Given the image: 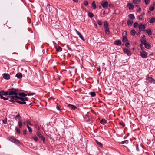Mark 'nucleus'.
<instances>
[{
    "instance_id": "f257e3e1",
    "label": "nucleus",
    "mask_w": 155,
    "mask_h": 155,
    "mask_svg": "<svg viewBox=\"0 0 155 155\" xmlns=\"http://www.w3.org/2000/svg\"><path fill=\"white\" fill-rule=\"evenodd\" d=\"M9 92L8 97L9 98V101L14 102L17 99V97L18 90L15 89H11L8 91Z\"/></svg>"
},
{
    "instance_id": "f03ea898",
    "label": "nucleus",
    "mask_w": 155,
    "mask_h": 155,
    "mask_svg": "<svg viewBox=\"0 0 155 155\" xmlns=\"http://www.w3.org/2000/svg\"><path fill=\"white\" fill-rule=\"evenodd\" d=\"M101 5L102 6L103 8L106 9L108 6V3L107 2L105 1H103L101 2Z\"/></svg>"
},
{
    "instance_id": "7ed1b4c3",
    "label": "nucleus",
    "mask_w": 155,
    "mask_h": 155,
    "mask_svg": "<svg viewBox=\"0 0 155 155\" xmlns=\"http://www.w3.org/2000/svg\"><path fill=\"white\" fill-rule=\"evenodd\" d=\"M123 50L124 52L128 56H130L131 55V53L130 50L125 48H123Z\"/></svg>"
},
{
    "instance_id": "20e7f679",
    "label": "nucleus",
    "mask_w": 155,
    "mask_h": 155,
    "mask_svg": "<svg viewBox=\"0 0 155 155\" xmlns=\"http://www.w3.org/2000/svg\"><path fill=\"white\" fill-rule=\"evenodd\" d=\"M140 55L143 58H146L147 56V53L145 51H143L140 52Z\"/></svg>"
},
{
    "instance_id": "39448f33",
    "label": "nucleus",
    "mask_w": 155,
    "mask_h": 155,
    "mask_svg": "<svg viewBox=\"0 0 155 155\" xmlns=\"http://www.w3.org/2000/svg\"><path fill=\"white\" fill-rule=\"evenodd\" d=\"M37 134L38 137L41 139L43 142L44 143L45 142V138L42 135L41 133L39 132H37Z\"/></svg>"
},
{
    "instance_id": "423d86ee",
    "label": "nucleus",
    "mask_w": 155,
    "mask_h": 155,
    "mask_svg": "<svg viewBox=\"0 0 155 155\" xmlns=\"http://www.w3.org/2000/svg\"><path fill=\"white\" fill-rule=\"evenodd\" d=\"M3 78L5 79L9 80L10 78V75L8 74L4 73L3 74Z\"/></svg>"
},
{
    "instance_id": "0eeeda50",
    "label": "nucleus",
    "mask_w": 155,
    "mask_h": 155,
    "mask_svg": "<svg viewBox=\"0 0 155 155\" xmlns=\"http://www.w3.org/2000/svg\"><path fill=\"white\" fill-rule=\"evenodd\" d=\"M75 31L76 33L79 36L80 38L84 41H85V39L83 35L77 30H76Z\"/></svg>"
},
{
    "instance_id": "6e6552de",
    "label": "nucleus",
    "mask_w": 155,
    "mask_h": 155,
    "mask_svg": "<svg viewBox=\"0 0 155 155\" xmlns=\"http://www.w3.org/2000/svg\"><path fill=\"white\" fill-rule=\"evenodd\" d=\"M146 79L151 83H154L155 82V80L150 77H147L146 78Z\"/></svg>"
},
{
    "instance_id": "1a4fd4ad",
    "label": "nucleus",
    "mask_w": 155,
    "mask_h": 155,
    "mask_svg": "<svg viewBox=\"0 0 155 155\" xmlns=\"http://www.w3.org/2000/svg\"><path fill=\"white\" fill-rule=\"evenodd\" d=\"M145 14L144 13H143L140 14L139 15L137 16V18L139 20L141 21L143 19V18Z\"/></svg>"
},
{
    "instance_id": "9d476101",
    "label": "nucleus",
    "mask_w": 155,
    "mask_h": 155,
    "mask_svg": "<svg viewBox=\"0 0 155 155\" xmlns=\"http://www.w3.org/2000/svg\"><path fill=\"white\" fill-rule=\"evenodd\" d=\"M127 6L128 7L129 10H133L134 8V6L132 4L128 3L127 4Z\"/></svg>"
},
{
    "instance_id": "9b49d317",
    "label": "nucleus",
    "mask_w": 155,
    "mask_h": 155,
    "mask_svg": "<svg viewBox=\"0 0 155 155\" xmlns=\"http://www.w3.org/2000/svg\"><path fill=\"white\" fill-rule=\"evenodd\" d=\"M68 107L71 110H75L77 108V107L74 105L69 104L68 105Z\"/></svg>"
},
{
    "instance_id": "f8f14e48",
    "label": "nucleus",
    "mask_w": 155,
    "mask_h": 155,
    "mask_svg": "<svg viewBox=\"0 0 155 155\" xmlns=\"http://www.w3.org/2000/svg\"><path fill=\"white\" fill-rule=\"evenodd\" d=\"M114 44L117 45L119 46L121 45V41L120 40H116L114 41Z\"/></svg>"
},
{
    "instance_id": "ddd939ff",
    "label": "nucleus",
    "mask_w": 155,
    "mask_h": 155,
    "mask_svg": "<svg viewBox=\"0 0 155 155\" xmlns=\"http://www.w3.org/2000/svg\"><path fill=\"white\" fill-rule=\"evenodd\" d=\"M146 28L145 26L143 24H140L139 25V29L140 31H142L144 29Z\"/></svg>"
},
{
    "instance_id": "4468645a",
    "label": "nucleus",
    "mask_w": 155,
    "mask_h": 155,
    "mask_svg": "<svg viewBox=\"0 0 155 155\" xmlns=\"http://www.w3.org/2000/svg\"><path fill=\"white\" fill-rule=\"evenodd\" d=\"M10 140L11 141L14 143H15L17 144L19 143V142L17 140L13 138H10Z\"/></svg>"
},
{
    "instance_id": "2eb2a0df",
    "label": "nucleus",
    "mask_w": 155,
    "mask_h": 155,
    "mask_svg": "<svg viewBox=\"0 0 155 155\" xmlns=\"http://www.w3.org/2000/svg\"><path fill=\"white\" fill-rule=\"evenodd\" d=\"M149 22L151 24H153L155 22V18L152 17L149 19Z\"/></svg>"
},
{
    "instance_id": "dca6fc26",
    "label": "nucleus",
    "mask_w": 155,
    "mask_h": 155,
    "mask_svg": "<svg viewBox=\"0 0 155 155\" xmlns=\"http://www.w3.org/2000/svg\"><path fill=\"white\" fill-rule=\"evenodd\" d=\"M2 95L6 96L9 95L8 91L5 92L4 90H2Z\"/></svg>"
},
{
    "instance_id": "f3484780",
    "label": "nucleus",
    "mask_w": 155,
    "mask_h": 155,
    "mask_svg": "<svg viewBox=\"0 0 155 155\" xmlns=\"http://www.w3.org/2000/svg\"><path fill=\"white\" fill-rule=\"evenodd\" d=\"M15 77L21 79L22 77V74L21 73H18L16 74Z\"/></svg>"
},
{
    "instance_id": "a211bd4d",
    "label": "nucleus",
    "mask_w": 155,
    "mask_h": 155,
    "mask_svg": "<svg viewBox=\"0 0 155 155\" xmlns=\"http://www.w3.org/2000/svg\"><path fill=\"white\" fill-rule=\"evenodd\" d=\"M133 22V20L129 19L127 21V24L128 26L131 25Z\"/></svg>"
},
{
    "instance_id": "6ab92c4d",
    "label": "nucleus",
    "mask_w": 155,
    "mask_h": 155,
    "mask_svg": "<svg viewBox=\"0 0 155 155\" xmlns=\"http://www.w3.org/2000/svg\"><path fill=\"white\" fill-rule=\"evenodd\" d=\"M128 17L129 18L132 20H133L135 18V17L134 15L133 14H130L128 15Z\"/></svg>"
},
{
    "instance_id": "aec40b11",
    "label": "nucleus",
    "mask_w": 155,
    "mask_h": 155,
    "mask_svg": "<svg viewBox=\"0 0 155 155\" xmlns=\"http://www.w3.org/2000/svg\"><path fill=\"white\" fill-rule=\"evenodd\" d=\"M18 95L20 97H25L27 95L24 93H20L18 94Z\"/></svg>"
},
{
    "instance_id": "412c9836",
    "label": "nucleus",
    "mask_w": 155,
    "mask_h": 155,
    "mask_svg": "<svg viewBox=\"0 0 155 155\" xmlns=\"http://www.w3.org/2000/svg\"><path fill=\"white\" fill-rule=\"evenodd\" d=\"M145 31L149 36H150L152 35V31L150 29H149L148 30H145Z\"/></svg>"
},
{
    "instance_id": "4be33fe9",
    "label": "nucleus",
    "mask_w": 155,
    "mask_h": 155,
    "mask_svg": "<svg viewBox=\"0 0 155 155\" xmlns=\"http://www.w3.org/2000/svg\"><path fill=\"white\" fill-rule=\"evenodd\" d=\"M101 123L103 124H104L107 123V120L105 119H102L100 121Z\"/></svg>"
},
{
    "instance_id": "5701e85b",
    "label": "nucleus",
    "mask_w": 155,
    "mask_h": 155,
    "mask_svg": "<svg viewBox=\"0 0 155 155\" xmlns=\"http://www.w3.org/2000/svg\"><path fill=\"white\" fill-rule=\"evenodd\" d=\"M145 47L147 49H150L151 48V45L149 43H147L145 45Z\"/></svg>"
},
{
    "instance_id": "b1692460",
    "label": "nucleus",
    "mask_w": 155,
    "mask_h": 155,
    "mask_svg": "<svg viewBox=\"0 0 155 155\" xmlns=\"http://www.w3.org/2000/svg\"><path fill=\"white\" fill-rule=\"evenodd\" d=\"M122 41L123 43H125L128 41V39L126 37L124 36L123 38Z\"/></svg>"
},
{
    "instance_id": "393cba45",
    "label": "nucleus",
    "mask_w": 155,
    "mask_h": 155,
    "mask_svg": "<svg viewBox=\"0 0 155 155\" xmlns=\"http://www.w3.org/2000/svg\"><path fill=\"white\" fill-rule=\"evenodd\" d=\"M140 0H133V3L134 4H139L140 2Z\"/></svg>"
},
{
    "instance_id": "a878e982",
    "label": "nucleus",
    "mask_w": 155,
    "mask_h": 155,
    "mask_svg": "<svg viewBox=\"0 0 155 155\" xmlns=\"http://www.w3.org/2000/svg\"><path fill=\"white\" fill-rule=\"evenodd\" d=\"M15 101L21 104H25L26 103V102L25 101H18L17 100V99H16V100L15 101Z\"/></svg>"
},
{
    "instance_id": "bb28decb",
    "label": "nucleus",
    "mask_w": 155,
    "mask_h": 155,
    "mask_svg": "<svg viewBox=\"0 0 155 155\" xmlns=\"http://www.w3.org/2000/svg\"><path fill=\"white\" fill-rule=\"evenodd\" d=\"M56 50L58 51H62V48L59 46H57L56 47Z\"/></svg>"
},
{
    "instance_id": "cd10ccee",
    "label": "nucleus",
    "mask_w": 155,
    "mask_h": 155,
    "mask_svg": "<svg viewBox=\"0 0 155 155\" xmlns=\"http://www.w3.org/2000/svg\"><path fill=\"white\" fill-rule=\"evenodd\" d=\"M92 6L93 7L94 9H95L96 8V5L95 3V2L94 1L91 4Z\"/></svg>"
},
{
    "instance_id": "c85d7f7f",
    "label": "nucleus",
    "mask_w": 155,
    "mask_h": 155,
    "mask_svg": "<svg viewBox=\"0 0 155 155\" xmlns=\"http://www.w3.org/2000/svg\"><path fill=\"white\" fill-rule=\"evenodd\" d=\"M135 31L134 30L132 29L130 32V34L134 36L135 34Z\"/></svg>"
},
{
    "instance_id": "c756f323",
    "label": "nucleus",
    "mask_w": 155,
    "mask_h": 155,
    "mask_svg": "<svg viewBox=\"0 0 155 155\" xmlns=\"http://www.w3.org/2000/svg\"><path fill=\"white\" fill-rule=\"evenodd\" d=\"M18 124L20 128H21L23 124L22 122L19 121L18 122Z\"/></svg>"
},
{
    "instance_id": "7c9ffc66",
    "label": "nucleus",
    "mask_w": 155,
    "mask_h": 155,
    "mask_svg": "<svg viewBox=\"0 0 155 155\" xmlns=\"http://www.w3.org/2000/svg\"><path fill=\"white\" fill-rule=\"evenodd\" d=\"M105 32L108 35L110 34V31L108 28H105Z\"/></svg>"
},
{
    "instance_id": "2f4dec72",
    "label": "nucleus",
    "mask_w": 155,
    "mask_h": 155,
    "mask_svg": "<svg viewBox=\"0 0 155 155\" xmlns=\"http://www.w3.org/2000/svg\"><path fill=\"white\" fill-rule=\"evenodd\" d=\"M18 99H20L23 101H24V98L18 96L17 95V100H18Z\"/></svg>"
},
{
    "instance_id": "473e14b6",
    "label": "nucleus",
    "mask_w": 155,
    "mask_h": 155,
    "mask_svg": "<svg viewBox=\"0 0 155 155\" xmlns=\"http://www.w3.org/2000/svg\"><path fill=\"white\" fill-rule=\"evenodd\" d=\"M141 42L142 44L145 45L147 43V41L145 39H142L141 40Z\"/></svg>"
},
{
    "instance_id": "72a5a7b5",
    "label": "nucleus",
    "mask_w": 155,
    "mask_h": 155,
    "mask_svg": "<svg viewBox=\"0 0 155 155\" xmlns=\"http://www.w3.org/2000/svg\"><path fill=\"white\" fill-rule=\"evenodd\" d=\"M96 143L97 144L100 146L101 147H102V144L100 142H98L97 140H96Z\"/></svg>"
},
{
    "instance_id": "f704fd0d",
    "label": "nucleus",
    "mask_w": 155,
    "mask_h": 155,
    "mask_svg": "<svg viewBox=\"0 0 155 155\" xmlns=\"http://www.w3.org/2000/svg\"><path fill=\"white\" fill-rule=\"evenodd\" d=\"M0 98H1V99H3L5 100H9V98L8 97H8H7V98H5V97H3L2 95H1V97H0Z\"/></svg>"
},
{
    "instance_id": "c9c22d12",
    "label": "nucleus",
    "mask_w": 155,
    "mask_h": 155,
    "mask_svg": "<svg viewBox=\"0 0 155 155\" xmlns=\"http://www.w3.org/2000/svg\"><path fill=\"white\" fill-rule=\"evenodd\" d=\"M104 27L105 28H108V24L107 22H105L104 23Z\"/></svg>"
},
{
    "instance_id": "e433bc0d",
    "label": "nucleus",
    "mask_w": 155,
    "mask_h": 155,
    "mask_svg": "<svg viewBox=\"0 0 155 155\" xmlns=\"http://www.w3.org/2000/svg\"><path fill=\"white\" fill-rule=\"evenodd\" d=\"M89 94L91 95V96L92 97H94L96 95L95 92L94 91L90 92V93H89Z\"/></svg>"
},
{
    "instance_id": "4c0bfd02",
    "label": "nucleus",
    "mask_w": 155,
    "mask_h": 155,
    "mask_svg": "<svg viewBox=\"0 0 155 155\" xmlns=\"http://www.w3.org/2000/svg\"><path fill=\"white\" fill-rule=\"evenodd\" d=\"M88 15L91 18L93 17L94 16L92 12H88Z\"/></svg>"
},
{
    "instance_id": "58836bf2",
    "label": "nucleus",
    "mask_w": 155,
    "mask_h": 155,
    "mask_svg": "<svg viewBox=\"0 0 155 155\" xmlns=\"http://www.w3.org/2000/svg\"><path fill=\"white\" fill-rule=\"evenodd\" d=\"M27 127L28 130L30 132H31L32 131V128L29 127L28 124L27 125Z\"/></svg>"
},
{
    "instance_id": "ea45409f",
    "label": "nucleus",
    "mask_w": 155,
    "mask_h": 155,
    "mask_svg": "<svg viewBox=\"0 0 155 155\" xmlns=\"http://www.w3.org/2000/svg\"><path fill=\"white\" fill-rule=\"evenodd\" d=\"M128 143V141L127 140L122 141L121 142V143L122 144H127Z\"/></svg>"
},
{
    "instance_id": "a19ab883",
    "label": "nucleus",
    "mask_w": 155,
    "mask_h": 155,
    "mask_svg": "<svg viewBox=\"0 0 155 155\" xmlns=\"http://www.w3.org/2000/svg\"><path fill=\"white\" fill-rule=\"evenodd\" d=\"M154 9V7L153 6H151L149 7V10L150 11H153Z\"/></svg>"
},
{
    "instance_id": "79ce46f5",
    "label": "nucleus",
    "mask_w": 155,
    "mask_h": 155,
    "mask_svg": "<svg viewBox=\"0 0 155 155\" xmlns=\"http://www.w3.org/2000/svg\"><path fill=\"white\" fill-rule=\"evenodd\" d=\"M145 4L146 5H148L150 3V0H144Z\"/></svg>"
},
{
    "instance_id": "37998d69",
    "label": "nucleus",
    "mask_w": 155,
    "mask_h": 155,
    "mask_svg": "<svg viewBox=\"0 0 155 155\" xmlns=\"http://www.w3.org/2000/svg\"><path fill=\"white\" fill-rule=\"evenodd\" d=\"M84 4L85 5V6H87L88 5V2L87 1H84Z\"/></svg>"
},
{
    "instance_id": "c03bdc74",
    "label": "nucleus",
    "mask_w": 155,
    "mask_h": 155,
    "mask_svg": "<svg viewBox=\"0 0 155 155\" xmlns=\"http://www.w3.org/2000/svg\"><path fill=\"white\" fill-rule=\"evenodd\" d=\"M126 47H129L130 46V43L128 42H127L125 44Z\"/></svg>"
},
{
    "instance_id": "a18cd8bd",
    "label": "nucleus",
    "mask_w": 155,
    "mask_h": 155,
    "mask_svg": "<svg viewBox=\"0 0 155 155\" xmlns=\"http://www.w3.org/2000/svg\"><path fill=\"white\" fill-rule=\"evenodd\" d=\"M21 118V117L20 116L19 114H18L16 117L15 119L17 120V119H19Z\"/></svg>"
},
{
    "instance_id": "49530a36",
    "label": "nucleus",
    "mask_w": 155,
    "mask_h": 155,
    "mask_svg": "<svg viewBox=\"0 0 155 155\" xmlns=\"http://www.w3.org/2000/svg\"><path fill=\"white\" fill-rule=\"evenodd\" d=\"M97 22L98 24L100 25H102V22L100 20H98L97 21Z\"/></svg>"
},
{
    "instance_id": "de8ad7c7",
    "label": "nucleus",
    "mask_w": 155,
    "mask_h": 155,
    "mask_svg": "<svg viewBox=\"0 0 155 155\" xmlns=\"http://www.w3.org/2000/svg\"><path fill=\"white\" fill-rule=\"evenodd\" d=\"M138 24L137 22H135L134 24V27L136 28L138 26Z\"/></svg>"
},
{
    "instance_id": "09e8293b",
    "label": "nucleus",
    "mask_w": 155,
    "mask_h": 155,
    "mask_svg": "<svg viewBox=\"0 0 155 155\" xmlns=\"http://www.w3.org/2000/svg\"><path fill=\"white\" fill-rule=\"evenodd\" d=\"M33 139L35 142L37 141L38 140V137L36 136H35V137H33Z\"/></svg>"
},
{
    "instance_id": "8fccbe9b",
    "label": "nucleus",
    "mask_w": 155,
    "mask_h": 155,
    "mask_svg": "<svg viewBox=\"0 0 155 155\" xmlns=\"http://www.w3.org/2000/svg\"><path fill=\"white\" fill-rule=\"evenodd\" d=\"M137 11L138 12H140L141 11V9L140 7H139L138 9L137 10Z\"/></svg>"
},
{
    "instance_id": "3c124183",
    "label": "nucleus",
    "mask_w": 155,
    "mask_h": 155,
    "mask_svg": "<svg viewBox=\"0 0 155 155\" xmlns=\"http://www.w3.org/2000/svg\"><path fill=\"white\" fill-rule=\"evenodd\" d=\"M35 127L37 128L38 130H40V128H39V126H38L37 125L35 124Z\"/></svg>"
},
{
    "instance_id": "603ef678",
    "label": "nucleus",
    "mask_w": 155,
    "mask_h": 155,
    "mask_svg": "<svg viewBox=\"0 0 155 155\" xmlns=\"http://www.w3.org/2000/svg\"><path fill=\"white\" fill-rule=\"evenodd\" d=\"M127 34V31H125L123 32V35H126Z\"/></svg>"
},
{
    "instance_id": "864d4df0",
    "label": "nucleus",
    "mask_w": 155,
    "mask_h": 155,
    "mask_svg": "<svg viewBox=\"0 0 155 155\" xmlns=\"http://www.w3.org/2000/svg\"><path fill=\"white\" fill-rule=\"evenodd\" d=\"M56 108L58 110H61V109H60V106L58 105V104H57Z\"/></svg>"
},
{
    "instance_id": "5fc2aeb1",
    "label": "nucleus",
    "mask_w": 155,
    "mask_h": 155,
    "mask_svg": "<svg viewBox=\"0 0 155 155\" xmlns=\"http://www.w3.org/2000/svg\"><path fill=\"white\" fill-rule=\"evenodd\" d=\"M7 122V120L6 118H5L4 120H3V122L4 124H5Z\"/></svg>"
},
{
    "instance_id": "6e6d98bb",
    "label": "nucleus",
    "mask_w": 155,
    "mask_h": 155,
    "mask_svg": "<svg viewBox=\"0 0 155 155\" xmlns=\"http://www.w3.org/2000/svg\"><path fill=\"white\" fill-rule=\"evenodd\" d=\"M17 132L18 134H20V130L18 128H16Z\"/></svg>"
},
{
    "instance_id": "4d7b16f0",
    "label": "nucleus",
    "mask_w": 155,
    "mask_h": 155,
    "mask_svg": "<svg viewBox=\"0 0 155 155\" xmlns=\"http://www.w3.org/2000/svg\"><path fill=\"white\" fill-rule=\"evenodd\" d=\"M140 48L142 50H143V49L144 48L143 47V46L142 44L140 45Z\"/></svg>"
},
{
    "instance_id": "13d9d810",
    "label": "nucleus",
    "mask_w": 155,
    "mask_h": 155,
    "mask_svg": "<svg viewBox=\"0 0 155 155\" xmlns=\"http://www.w3.org/2000/svg\"><path fill=\"white\" fill-rule=\"evenodd\" d=\"M119 124L120 125H122L123 127H124L125 126V124L123 122H120L119 123Z\"/></svg>"
},
{
    "instance_id": "bf43d9fd",
    "label": "nucleus",
    "mask_w": 155,
    "mask_h": 155,
    "mask_svg": "<svg viewBox=\"0 0 155 155\" xmlns=\"http://www.w3.org/2000/svg\"><path fill=\"white\" fill-rule=\"evenodd\" d=\"M34 94L33 93H29L28 94V96L33 95V94Z\"/></svg>"
},
{
    "instance_id": "052dcab7",
    "label": "nucleus",
    "mask_w": 155,
    "mask_h": 155,
    "mask_svg": "<svg viewBox=\"0 0 155 155\" xmlns=\"http://www.w3.org/2000/svg\"><path fill=\"white\" fill-rule=\"evenodd\" d=\"M109 6L110 8H112L113 7V5L112 4H110L109 5Z\"/></svg>"
},
{
    "instance_id": "680f3d73",
    "label": "nucleus",
    "mask_w": 155,
    "mask_h": 155,
    "mask_svg": "<svg viewBox=\"0 0 155 155\" xmlns=\"http://www.w3.org/2000/svg\"><path fill=\"white\" fill-rule=\"evenodd\" d=\"M23 134L24 135H26V131L25 130H23Z\"/></svg>"
},
{
    "instance_id": "e2e57ef3",
    "label": "nucleus",
    "mask_w": 155,
    "mask_h": 155,
    "mask_svg": "<svg viewBox=\"0 0 155 155\" xmlns=\"http://www.w3.org/2000/svg\"><path fill=\"white\" fill-rule=\"evenodd\" d=\"M27 123L28 124L30 125H31V122L29 121H27Z\"/></svg>"
},
{
    "instance_id": "0e129e2a",
    "label": "nucleus",
    "mask_w": 155,
    "mask_h": 155,
    "mask_svg": "<svg viewBox=\"0 0 155 155\" xmlns=\"http://www.w3.org/2000/svg\"><path fill=\"white\" fill-rule=\"evenodd\" d=\"M141 38H143V39H145V36L144 35H143L141 36Z\"/></svg>"
},
{
    "instance_id": "69168bd1",
    "label": "nucleus",
    "mask_w": 155,
    "mask_h": 155,
    "mask_svg": "<svg viewBox=\"0 0 155 155\" xmlns=\"http://www.w3.org/2000/svg\"><path fill=\"white\" fill-rule=\"evenodd\" d=\"M24 101H28V99L26 97H24Z\"/></svg>"
},
{
    "instance_id": "338daca9",
    "label": "nucleus",
    "mask_w": 155,
    "mask_h": 155,
    "mask_svg": "<svg viewBox=\"0 0 155 155\" xmlns=\"http://www.w3.org/2000/svg\"><path fill=\"white\" fill-rule=\"evenodd\" d=\"M73 1L75 2H78V0H73Z\"/></svg>"
},
{
    "instance_id": "774afa93",
    "label": "nucleus",
    "mask_w": 155,
    "mask_h": 155,
    "mask_svg": "<svg viewBox=\"0 0 155 155\" xmlns=\"http://www.w3.org/2000/svg\"><path fill=\"white\" fill-rule=\"evenodd\" d=\"M135 6L137 7L138 8H139V7H140L138 5H135Z\"/></svg>"
}]
</instances>
